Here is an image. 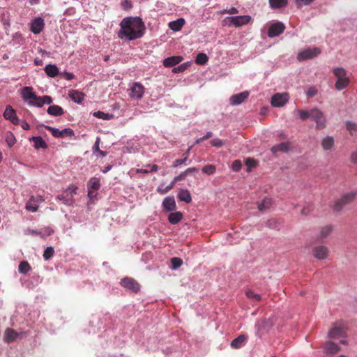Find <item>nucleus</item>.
<instances>
[{
    "label": "nucleus",
    "mask_w": 357,
    "mask_h": 357,
    "mask_svg": "<svg viewBox=\"0 0 357 357\" xmlns=\"http://www.w3.org/2000/svg\"><path fill=\"white\" fill-rule=\"evenodd\" d=\"M3 117L6 120H9L14 125H17L20 122V120L16 115L15 111L10 105L6 106L3 112Z\"/></svg>",
    "instance_id": "obj_10"
},
{
    "label": "nucleus",
    "mask_w": 357,
    "mask_h": 357,
    "mask_svg": "<svg viewBox=\"0 0 357 357\" xmlns=\"http://www.w3.org/2000/svg\"><path fill=\"white\" fill-rule=\"evenodd\" d=\"M45 26L44 20L40 17L35 18L31 22L30 31L34 34H39Z\"/></svg>",
    "instance_id": "obj_11"
},
{
    "label": "nucleus",
    "mask_w": 357,
    "mask_h": 357,
    "mask_svg": "<svg viewBox=\"0 0 357 357\" xmlns=\"http://www.w3.org/2000/svg\"><path fill=\"white\" fill-rule=\"evenodd\" d=\"M248 336L244 334L238 335L231 342V347L233 349H239L246 342Z\"/></svg>",
    "instance_id": "obj_17"
},
{
    "label": "nucleus",
    "mask_w": 357,
    "mask_h": 357,
    "mask_svg": "<svg viewBox=\"0 0 357 357\" xmlns=\"http://www.w3.org/2000/svg\"><path fill=\"white\" fill-rule=\"evenodd\" d=\"M185 23V21L183 18H179L176 20L170 22L169 23V27L174 31H178L182 29Z\"/></svg>",
    "instance_id": "obj_22"
},
{
    "label": "nucleus",
    "mask_w": 357,
    "mask_h": 357,
    "mask_svg": "<svg viewBox=\"0 0 357 357\" xmlns=\"http://www.w3.org/2000/svg\"><path fill=\"white\" fill-rule=\"evenodd\" d=\"M118 37L121 40H134L144 34L145 24L139 17H124L120 22Z\"/></svg>",
    "instance_id": "obj_1"
},
{
    "label": "nucleus",
    "mask_w": 357,
    "mask_h": 357,
    "mask_svg": "<svg viewBox=\"0 0 357 357\" xmlns=\"http://www.w3.org/2000/svg\"><path fill=\"white\" fill-rule=\"evenodd\" d=\"M100 183L99 178L96 177L91 178L88 183V188L97 190L100 188Z\"/></svg>",
    "instance_id": "obj_36"
},
{
    "label": "nucleus",
    "mask_w": 357,
    "mask_h": 357,
    "mask_svg": "<svg viewBox=\"0 0 357 357\" xmlns=\"http://www.w3.org/2000/svg\"><path fill=\"white\" fill-rule=\"evenodd\" d=\"M6 141L9 146H12L15 143V138L11 132H8L6 135Z\"/></svg>",
    "instance_id": "obj_49"
},
{
    "label": "nucleus",
    "mask_w": 357,
    "mask_h": 357,
    "mask_svg": "<svg viewBox=\"0 0 357 357\" xmlns=\"http://www.w3.org/2000/svg\"><path fill=\"white\" fill-rule=\"evenodd\" d=\"M186 174L184 172H181L179 175L175 176L174 178V181H176V183L178 181H181V180H184L186 177Z\"/></svg>",
    "instance_id": "obj_62"
},
{
    "label": "nucleus",
    "mask_w": 357,
    "mask_h": 357,
    "mask_svg": "<svg viewBox=\"0 0 357 357\" xmlns=\"http://www.w3.org/2000/svg\"><path fill=\"white\" fill-rule=\"evenodd\" d=\"M172 268L176 269L183 264V260L178 257H172L171 259Z\"/></svg>",
    "instance_id": "obj_43"
},
{
    "label": "nucleus",
    "mask_w": 357,
    "mask_h": 357,
    "mask_svg": "<svg viewBox=\"0 0 357 357\" xmlns=\"http://www.w3.org/2000/svg\"><path fill=\"white\" fill-rule=\"evenodd\" d=\"M121 5L122 8L124 10H129L132 7L130 0H124L121 2Z\"/></svg>",
    "instance_id": "obj_55"
},
{
    "label": "nucleus",
    "mask_w": 357,
    "mask_h": 357,
    "mask_svg": "<svg viewBox=\"0 0 357 357\" xmlns=\"http://www.w3.org/2000/svg\"><path fill=\"white\" fill-rule=\"evenodd\" d=\"M350 160L351 162L357 164V150L351 153Z\"/></svg>",
    "instance_id": "obj_61"
},
{
    "label": "nucleus",
    "mask_w": 357,
    "mask_h": 357,
    "mask_svg": "<svg viewBox=\"0 0 357 357\" xmlns=\"http://www.w3.org/2000/svg\"><path fill=\"white\" fill-rule=\"evenodd\" d=\"M26 209L27 211H32V212H36L38 211V206L35 204H33L31 203V201H29L26 204V206H25Z\"/></svg>",
    "instance_id": "obj_52"
},
{
    "label": "nucleus",
    "mask_w": 357,
    "mask_h": 357,
    "mask_svg": "<svg viewBox=\"0 0 357 357\" xmlns=\"http://www.w3.org/2000/svg\"><path fill=\"white\" fill-rule=\"evenodd\" d=\"M251 20L250 15H239L234 17V26L236 27L248 24Z\"/></svg>",
    "instance_id": "obj_19"
},
{
    "label": "nucleus",
    "mask_w": 357,
    "mask_h": 357,
    "mask_svg": "<svg viewBox=\"0 0 357 357\" xmlns=\"http://www.w3.org/2000/svg\"><path fill=\"white\" fill-rule=\"evenodd\" d=\"M335 77L337 78L335 86L338 91L346 89L350 84V79L347 76V71L343 68H335L333 70Z\"/></svg>",
    "instance_id": "obj_2"
},
{
    "label": "nucleus",
    "mask_w": 357,
    "mask_h": 357,
    "mask_svg": "<svg viewBox=\"0 0 357 357\" xmlns=\"http://www.w3.org/2000/svg\"><path fill=\"white\" fill-rule=\"evenodd\" d=\"M216 167L213 165H207L202 168V172L208 175H212L215 174Z\"/></svg>",
    "instance_id": "obj_41"
},
{
    "label": "nucleus",
    "mask_w": 357,
    "mask_h": 357,
    "mask_svg": "<svg viewBox=\"0 0 357 357\" xmlns=\"http://www.w3.org/2000/svg\"><path fill=\"white\" fill-rule=\"evenodd\" d=\"M45 129L50 131L52 135L55 137H62V134L61 130L57 128H52L51 126H45Z\"/></svg>",
    "instance_id": "obj_44"
},
{
    "label": "nucleus",
    "mask_w": 357,
    "mask_h": 357,
    "mask_svg": "<svg viewBox=\"0 0 357 357\" xmlns=\"http://www.w3.org/2000/svg\"><path fill=\"white\" fill-rule=\"evenodd\" d=\"M44 70L47 76L50 77H54L59 74V68L54 64L47 65Z\"/></svg>",
    "instance_id": "obj_24"
},
{
    "label": "nucleus",
    "mask_w": 357,
    "mask_h": 357,
    "mask_svg": "<svg viewBox=\"0 0 357 357\" xmlns=\"http://www.w3.org/2000/svg\"><path fill=\"white\" fill-rule=\"evenodd\" d=\"M69 97L73 100L75 102L80 104L84 99L85 94L77 90H70L68 93Z\"/></svg>",
    "instance_id": "obj_15"
},
{
    "label": "nucleus",
    "mask_w": 357,
    "mask_h": 357,
    "mask_svg": "<svg viewBox=\"0 0 357 357\" xmlns=\"http://www.w3.org/2000/svg\"><path fill=\"white\" fill-rule=\"evenodd\" d=\"M249 96L248 91H243L241 93L231 96L229 101L232 105H238L243 102Z\"/></svg>",
    "instance_id": "obj_13"
},
{
    "label": "nucleus",
    "mask_w": 357,
    "mask_h": 357,
    "mask_svg": "<svg viewBox=\"0 0 357 357\" xmlns=\"http://www.w3.org/2000/svg\"><path fill=\"white\" fill-rule=\"evenodd\" d=\"M178 198L181 201H183L185 203H190L192 201L191 195L190 192L186 189H182L179 191L178 194Z\"/></svg>",
    "instance_id": "obj_27"
},
{
    "label": "nucleus",
    "mask_w": 357,
    "mask_h": 357,
    "mask_svg": "<svg viewBox=\"0 0 357 357\" xmlns=\"http://www.w3.org/2000/svg\"><path fill=\"white\" fill-rule=\"evenodd\" d=\"M285 30V26L282 22H278L272 24L268 30V36L270 38H273L280 36Z\"/></svg>",
    "instance_id": "obj_8"
},
{
    "label": "nucleus",
    "mask_w": 357,
    "mask_h": 357,
    "mask_svg": "<svg viewBox=\"0 0 357 357\" xmlns=\"http://www.w3.org/2000/svg\"><path fill=\"white\" fill-rule=\"evenodd\" d=\"M328 252V248L324 245L314 247L312 250L313 255L318 259H325L327 258Z\"/></svg>",
    "instance_id": "obj_12"
},
{
    "label": "nucleus",
    "mask_w": 357,
    "mask_h": 357,
    "mask_svg": "<svg viewBox=\"0 0 357 357\" xmlns=\"http://www.w3.org/2000/svg\"><path fill=\"white\" fill-rule=\"evenodd\" d=\"M356 194V192H350L343 195L335 201L333 209L336 211H340L354 200Z\"/></svg>",
    "instance_id": "obj_3"
},
{
    "label": "nucleus",
    "mask_w": 357,
    "mask_h": 357,
    "mask_svg": "<svg viewBox=\"0 0 357 357\" xmlns=\"http://www.w3.org/2000/svg\"><path fill=\"white\" fill-rule=\"evenodd\" d=\"M314 0H296V4L298 8H300L303 4L307 6L310 5Z\"/></svg>",
    "instance_id": "obj_56"
},
{
    "label": "nucleus",
    "mask_w": 357,
    "mask_h": 357,
    "mask_svg": "<svg viewBox=\"0 0 357 357\" xmlns=\"http://www.w3.org/2000/svg\"><path fill=\"white\" fill-rule=\"evenodd\" d=\"M222 26L231 27L234 26V17H227L222 21Z\"/></svg>",
    "instance_id": "obj_51"
},
{
    "label": "nucleus",
    "mask_w": 357,
    "mask_h": 357,
    "mask_svg": "<svg viewBox=\"0 0 357 357\" xmlns=\"http://www.w3.org/2000/svg\"><path fill=\"white\" fill-rule=\"evenodd\" d=\"M245 165L248 167V171L250 172L252 168L255 167L257 162L255 160L251 158H248L245 161Z\"/></svg>",
    "instance_id": "obj_47"
},
{
    "label": "nucleus",
    "mask_w": 357,
    "mask_h": 357,
    "mask_svg": "<svg viewBox=\"0 0 357 357\" xmlns=\"http://www.w3.org/2000/svg\"><path fill=\"white\" fill-rule=\"evenodd\" d=\"M345 333L346 332L343 327L334 326L329 331L328 337L331 338H338L344 336Z\"/></svg>",
    "instance_id": "obj_18"
},
{
    "label": "nucleus",
    "mask_w": 357,
    "mask_h": 357,
    "mask_svg": "<svg viewBox=\"0 0 357 357\" xmlns=\"http://www.w3.org/2000/svg\"><path fill=\"white\" fill-rule=\"evenodd\" d=\"M182 60L183 57L181 56H172L166 58L163 61V65L167 68L173 67L182 61Z\"/></svg>",
    "instance_id": "obj_20"
},
{
    "label": "nucleus",
    "mask_w": 357,
    "mask_h": 357,
    "mask_svg": "<svg viewBox=\"0 0 357 357\" xmlns=\"http://www.w3.org/2000/svg\"><path fill=\"white\" fill-rule=\"evenodd\" d=\"M93 116L98 119H102L104 120H109L113 116L112 114H109L107 113H105L100 111L95 112L93 113Z\"/></svg>",
    "instance_id": "obj_42"
},
{
    "label": "nucleus",
    "mask_w": 357,
    "mask_h": 357,
    "mask_svg": "<svg viewBox=\"0 0 357 357\" xmlns=\"http://www.w3.org/2000/svg\"><path fill=\"white\" fill-rule=\"evenodd\" d=\"M334 146V139L333 137L328 136L323 139L321 142V146L324 150H331Z\"/></svg>",
    "instance_id": "obj_26"
},
{
    "label": "nucleus",
    "mask_w": 357,
    "mask_h": 357,
    "mask_svg": "<svg viewBox=\"0 0 357 357\" xmlns=\"http://www.w3.org/2000/svg\"><path fill=\"white\" fill-rule=\"evenodd\" d=\"M272 204V201L270 198L266 197L262 202L259 204L258 208L259 211H264L267 208H269Z\"/></svg>",
    "instance_id": "obj_38"
},
{
    "label": "nucleus",
    "mask_w": 357,
    "mask_h": 357,
    "mask_svg": "<svg viewBox=\"0 0 357 357\" xmlns=\"http://www.w3.org/2000/svg\"><path fill=\"white\" fill-rule=\"evenodd\" d=\"M29 104L33 105H36V106H37L38 107H41L43 106L44 102L43 100L42 97L36 96V98H35L34 100H33V101H30Z\"/></svg>",
    "instance_id": "obj_50"
},
{
    "label": "nucleus",
    "mask_w": 357,
    "mask_h": 357,
    "mask_svg": "<svg viewBox=\"0 0 357 357\" xmlns=\"http://www.w3.org/2000/svg\"><path fill=\"white\" fill-rule=\"evenodd\" d=\"M77 187L71 185L61 195L56 197V199L61 200L67 206H72L74 204V195L77 193Z\"/></svg>",
    "instance_id": "obj_4"
},
{
    "label": "nucleus",
    "mask_w": 357,
    "mask_h": 357,
    "mask_svg": "<svg viewBox=\"0 0 357 357\" xmlns=\"http://www.w3.org/2000/svg\"><path fill=\"white\" fill-rule=\"evenodd\" d=\"M332 230H333V228L330 225H326V226L322 227L320 229V234L318 237L319 239L322 240V239L326 238L327 236H328L330 235V234L331 233Z\"/></svg>",
    "instance_id": "obj_33"
},
{
    "label": "nucleus",
    "mask_w": 357,
    "mask_h": 357,
    "mask_svg": "<svg viewBox=\"0 0 357 357\" xmlns=\"http://www.w3.org/2000/svg\"><path fill=\"white\" fill-rule=\"evenodd\" d=\"M182 218H183V214L181 212L177 211V212H174V213H171L169 215L168 220L169 221V222L171 224L176 225V224L178 223L181 220Z\"/></svg>",
    "instance_id": "obj_30"
},
{
    "label": "nucleus",
    "mask_w": 357,
    "mask_h": 357,
    "mask_svg": "<svg viewBox=\"0 0 357 357\" xmlns=\"http://www.w3.org/2000/svg\"><path fill=\"white\" fill-rule=\"evenodd\" d=\"M346 128L351 135H353L354 132L357 130L356 124L349 121L346 122Z\"/></svg>",
    "instance_id": "obj_45"
},
{
    "label": "nucleus",
    "mask_w": 357,
    "mask_h": 357,
    "mask_svg": "<svg viewBox=\"0 0 357 357\" xmlns=\"http://www.w3.org/2000/svg\"><path fill=\"white\" fill-rule=\"evenodd\" d=\"M22 97L24 100L33 101L36 98V93L33 91V89L29 86L23 88L22 91Z\"/></svg>",
    "instance_id": "obj_16"
},
{
    "label": "nucleus",
    "mask_w": 357,
    "mask_h": 357,
    "mask_svg": "<svg viewBox=\"0 0 357 357\" xmlns=\"http://www.w3.org/2000/svg\"><path fill=\"white\" fill-rule=\"evenodd\" d=\"M242 167V163L240 160H236L233 162L231 168L234 172H238Z\"/></svg>",
    "instance_id": "obj_54"
},
{
    "label": "nucleus",
    "mask_w": 357,
    "mask_h": 357,
    "mask_svg": "<svg viewBox=\"0 0 357 357\" xmlns=\"http://www.w3.org/2000/svg\"><path fill=\"white\" fill-rule=\"evenodd\" d=\"M30 140L34 142V147L36 149L40 148L45 149L47 146L46 142L41 137H32Z\"/></svg>",
    "instance_id": "obj_28"
},
{
    "label": "nucleus",
    "mask_w": 357,
    "mask_h": 357,
    "mask_svg": "<svg viewBox=\"0 0 357 357\" xmlns=\"http://www.w3.org/2000/svg\"><path fill=\"white\" fill-rule=\"evenodd\" d=\"M47 112L52 116H59L63 114L64 112L61 107L59 105H51L47 108Z\"/></svg>",
    "instance_id": "obj_23"
},
{
    "label": "nucleus",
    "mask_w": 357,
    "mask_h": 357,
    "mask_svg": "<svg viewBox=\"0 0 357 357\" xmlns=\"http://www.w3.org/2000/svg\"><path fill=\"white\" fill-rule=\"evenodd\" d=\"M190 149H191V147H189L188 149L186 152L183 154V159H176V160L174 161L173 165H172L173 167H177L182 165H187L186 162L188 160Z\"/></svg>",
    "instance_id": "obj_29"
},
{
    "label": "nucleus",
    "mask_w": 357,
    "mask_h": 357,
    "mask_svg": "<svg viewBox=\"0 0 357 357\" xmlns=\"http://www.w3.org/2000/svg\"><path fill=\"white\" fill-rule=\"evenodd\" d=\"M18 336L17 332H15L12 328H7L5 331V340L7 342H10L14 341Z\"/></svg>",
    "instance_id": "obj_31"
},
{
    "label": "nucleus",
    "mask_w": 357,
    "mask_h": 357,
    "mask_svg": "<svg viewBox=\"0 0 357 357\" xmlns=\"http://www.w3.org/2000/svg\"><path fill=\"white\" fill-rule=\"evenodd\" d=\"M298 113L299 114V117L302 121H305L307 119L310 118L311 116V110L305 111V110H298Z\"/></svg>",
    "instance_id": "obj_48"
},
{
    "label": "nucleus",
    "mask_w": 357,
    "mask_h": 357,
    "mask_svg": "<svg viewBox=\"0 0 357 357\" xmlns=\"http://www.w3.org/2000/svg\"><path fill=\"white\" fill-rule=\"evenodd\" d=\"M289 149V142H282L278 144L273 146L271 148V151L273 153H277L279 151L281 152H287Z\"/></svg>",
    "instance_id": "obj_25"
},
{
    "label": "nucleus",
    "mask_w": 357,
    "mask_h": 357,
    "mask_svg": "<svg viewBox=\"0 0 357 357\" xmlns=\"http://www.w3.org/2000/svg\"><path fill=\"white\" fill-rule=\"evenodd\" d=\"M100 142V139L99 137H97L95 144L93 147V152H97L98 151L100 150L99 148Z\"/></svg>",
    "instance_id": "obj_63"
},
{
    "label": "nucleus",
    "mask_w": 357,
    "mask_h": 357,
    "mask_svg": "<svg viewBox=\"0 0 357 357\" xmlns=\"http://www.w3.org/2000/svg\"><path fill=\"white\" fill-rule=\"evenodd\" d=\"M289 98L287 93H275L271 98V105L274 107H282L287 102Z\"/></svg>",
    "instance_id": "obj_9"
},
{
    "label": "nucleus",
    "mask_w": 357,
    "mask_h": 357,
    "mask_svg": "<svg viewBox=\"0 0 357 357\" xmlns=\"http://www.w3.org/2000/svg\"><path fill=\"white\" fill-rule=\"evenodd\" d=\"M31 269V266L27 261H21L18 266L19 272L22 274L27 273Z\"/></svg>",
    "instance_id": "obj_37"
},
{
    "label": "nucleus",
    "mask_w": 357,
    "mask_h": 357,
    "mask_svg": "<svg viewBox=\"0 0 357 357\" xmlns=\"http://www.w3.org/2000/svg\"><path fill=\"white\" fill-rule=\"evenodd\" d=\"M175 183H176V181H174V180L173 179L172 181V182L170 183V184H169V185H167L165 188L163 187V185L161 184L160 185H159L158 187L157 192L161 195H165L174 188V186L175 185Z\"/></svg>",
    "instance_id": "obj_35"
},
{
    "label": "nucleus",
    "mask_w": 357,
    "mask_h": 357,
    "mask_svg": "<svg viewBox=\"0 0 357 357\" xmlns=\"http://www.w3.org/2000/svg\"><path fill=\"white\" fill-rule=\"evenodd\" d=\"M246 296L252 301L259 302L261 301V297L259 294H255L253 291L248 289L245 291Z\"/></svg>",
    "instance_id": "obj_39"
},
{
    "label": "nucleus",
    "mask_w": 357,
    "mask_h": 357,
    "mask_svg": "<svg viewBox=\"0 0 357 357\" xmlns=\"http://www.w3.org/2000/svg\"><path fill=\"white\" fill-rule=\"evenodd\" d=\"M213 135L212 132H208L204 137H201L200 139H197L196 141V143H199L200 142H203L204 140H206L209 138H211Z\"/></svg>",
    "instance_id": "obj_60"
},
{
    "label": "nucleus",
    "mask_w": 357,
    "mask_h": 357,
    "mask_svg": "<svg viewBox=\"0 0 357 357\" xmlns=\"http://www.w3.org/2000/svg\"><path fill=\"white\" fill-rule=\"evenodd\" d=\"M310 118L316 122V128L323 129L326 127V118L323 112L317 108L311 109Z\"/></svg>",
    "instance_id": "obj_5"
},
{
    "label": "nucleus",
    "mask_w": 357,
    "mask_h": 357,
    "mask_svg": "<svg viewBox=\"0 0 357 357\" xmlns=\"http://www.w3.org/2000/svg\"><path fill=\"white\" fill-rule=\"evenodd\" d=\"M54 253V248L52 247H47L43 252V257L45 260H48L53 256Z\"/></svg>",
    "instance_id": "obj_46"
},
{
    "label": "nucleus",
    "mask_w": 357,
    "mask_h": 357,
    "mask_svg": "<svg viewBox=\"0 0 357 357\" xmlns=\"http://www.w3.org/2000/svg\"><path fill=\"white\" fill-rule=\"evenodd\" d=\"M164 209L167 211H173L176 209V202L174 197H167L162 202Z\"/></svg>",
    "instance_id": "obj_21"
},
{
    "label": "nucleus",
    "mask_w": 357,
    "mask_h": 357,
    "mask_svg": "<svg viewBox=\"0 0 357 357\" xmlns=\"http://www.w3.org/2000/svg\"><path fill=\"white\" fill-rule=\"evenodd\" d=\"M324 349L329 354H335L340 350V347L333 342H327L325 344Z\"/></svg>",
    "instance_id": "obj_32"
},
{
    "label": "nucleus",
    "mask_w": 357,
    "mask_h": 357,
    "mask_svg": "<svg viewBox=\"0 0 357 357\" xmlns=\"http://www.w3.org/2000/svg\"><path fill=\"white\" fill-rule=\"evenodd\" d=\"M278 221L276 219H271L267 222V226L271 229H278Z\"/></svg>",
    "instance_id": "obj_53"
},
{
    "label": "nucleus",
    "mask_w": 357,
    "mask_h": 357,
    "mask_svg": "<svg viewBox=\"0 0 357 357\" xmlns=\"http://www.w3.org/2000/svg\"><path fill=\"white\" fill-rule=\"evenodd\" d=\"M211 144L213 146L215 147H220L222 146L223 143L220 139H214L211 142Z\"/></svg>",
    "instance_id": "obj_59"
},
{
    "label": "nucleus",
    "mask_w": 357,
    "mask_h": 357,
    "mask_svg": "<svg viewBox=\"0 0 357 357\" xmlns=\"http://www.w3.org/2000/svg\"><path fill=\"white\" fill-rule=\"evenodd\" d=\"M120 284L128 291L137 293L140 290L139 283L132 278H124L121 280Z\"/></svg>",
    "instance_id": "obj_6"
},
{
    "label": "nucleus",
    "mask_w": 357,
    "mask_h": 357,
    "mask_svg": "<svg viewBox=\"0 0 357 357\" xmlns=\"http://www.w3.org/2000/svg\"><path fill=\"white\" fill-rule=\"evenodd\" d=\"M42 98L44 102V105L45 104H51L53 101L52 97L48 96H44L42 97Z\"/></svg>",
    "instance_id": "obj_64"
},
{
    "label": "nucleus",
    "mask_w": 357,
    "mask_h": 357,
    "mask_svg": "<svg viewBox=\"0 0 357 357\" xmlns=\"http://www.w3.org/2000/svg\"><path fill=\"white\" fill-rule=\"evenodd\" d=\"M321 53V50L319 47H314L312 49H306L300 52L297 55V59L302 61L307 59H311L317 56Z\"/></svg>",
    "instance_id": "obj_7"
},
{
    "label": "nucleus",
    "mask_w": 357,
    "mask_h": 357,
    "mask_svg": "<svg viewBox=\"0 0 357 357\" xmlns=\"http://www.w3.org/2000/svg\"><path fill=\"white\" fill-rule=\"evenodd\" d=\"M269 4L272 8H280L287 5V0H269Z\"/></svg>",
    "instance_id": "obj_34"
},
{
    "label": "nucleus",
    "mask_w": 357,
    "mask_h": 357,
    "mask_svg": "<svg viewBox=\"0 0 357 357\" xmlns=\"http://www.w3.org/2000/svg\"><path fill=\"white\" fill-rule=\"evenodd\" d=\"M144 93V86L139 83L135 82L132 84L131 88V93L130 96L134 98H142Z\"/></svg>",
    "instance_id": "obj_14"
},
{
    "label": "nucleus",
    "mask_w": 357,
    "mask_h": 357,
    "mask_svg": "<svg viewBox=\"0 0 357 357\" xmlns=\"http://www.w3.org/2000/svg\"><path fill=\"white\" fill-rule=\"evenodd\" d=\"M222 13H223V14L227 13V14H230V15L237 14V13H238V10L235 7H231V8H229L228 10H224L222 12Z\"/></svg>",
    "instance_id": "obj_58"
},
{
    "label": "nucleus",
    "mask_w": 357,
    "mask_h": 357,
    "mask_svg": "<svg viewBox=\"0 0 357 357\" xmlns=\"http://www.w3.org/2000/svg\"><path fill=\"white\" fill-rule=\"evenodd\" d=\"M61 132L62 134V137L65 135L68 136H73L74 135V131L71 128H65L62 130H61Z\"/></svg>",
    "instance_id": "obj_57"
},
{
    "label": "nucleus",
    "mask_w": 357,
    "mask_h": 357,
    "mask_svg": "<svg viewBox=\"0 0 357 357\" xmlns=\"http://www.w3.org/2000/svg\"><path fill=\"white\" fill-rule=\"evenodd\" d=\"M208 61L207 55L204 53H199L196 57V63L199 65H204Z\"/></svg>",
    "instance_id": "obj_40"
}]
</instances>
